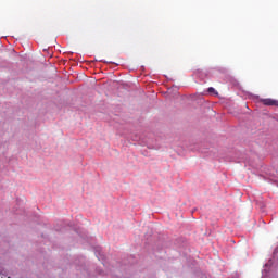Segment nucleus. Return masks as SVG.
<instances>
[{
  "mask_svg": "<svg viewBox=\"0 0 278 278\" xmlns=\"http://www.w3.org/2000/svg\"><path fill=\"white\" fill-rule=\"evenodd\" d=\"M207 92H210V94H218V93L216 92V89H214L213 87H210V88L207 89Z\"/></svg>",
  "mask_w": 278,
  "mask_h": 278,
  "instance_id": "nucleus-1",
  "label": "nucleus"
}]
</instances>
